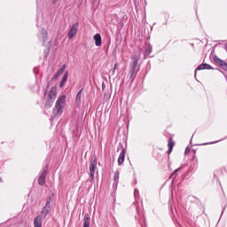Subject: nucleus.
<instances>
[{"mask_svg": "<svg viewBox=\"0 0 227 227\" xmlns=\"http://www.w3.org/2000/svg\"><path fill=\"white\" fill-rule=\"evenodd\" d=\"M66 99H67V96L62 95V96H59V98L56 101L55 106L53 108V115L55 117L61 116L63 114V109L65 108Z\"/></svg>", "mask_w": 227, "mask_h": 227, "instance_id": "nucleus-1", "label": "nucleus"}, {"mask_svg": "<svg viewBox=\"0 0 227 227\" xmlns=\"http://www.w3.org/2000/svg\"><path fill=\"white\" fill-rule=\"evenodd\" d=\"M132 62L130 63V69L129 72V81L134 82L136 80V75H137V72H136V68H137V63L139 61V56L137 54L132 55L131 57Z\"/></svg>", "mask_w": 227, "mask_h": 227, "instance_id": "nucleus-2", "label": "nucleus"}, {"mask_svg": "<svg viewBox=\"0 0 227 227\" xmlns=\"http://www.w3.org/2000/svg\"><path fill=\"white\" fill-rule=\"evenodd\" d=\"M47 173H49V163H46L43 168V171L40 172L38 178V184L40 185H45L47 180Z\"/></svg>", "mask_w": 227, "mask_h": 227, "instance_id": "nucleus-3", "label": "nucleus"}, {"mask_svg": "<svg viewBox=\"0 0 227 227\" xmlns=\"http://www.w3.org/2000/svg\"><path fill=\"white\" fill-rule=\"evenodd\" d=\"M97 169V156H92L90 164V182L95 180V171Z\"/></svg>", "mask_w": 227, "mask_h": 227, "instance_id": "nucleus-4", "label": "nucleus"}, {"mask_svg": "<svg viewBox=\"0 0 227 227\" xmlns=\"http://www.w3.org/2000/svg\"><path fill=\"white\" fill-rule=\"evenodd\" d=\"M77 31H79V22H75L74 24L72 25L67 34L68 40H72V38H74V36L77 35Z\"/></svg>", "mask_w": 227, "mask_h": 227, "instance_id": "nucleus-5", "label": "nucleus"}, {"mask_svg": "<svg viewBox=\"0 0 227 227\" xmlns=\"http://www.w3.org/2000/svg\"><path fill=\"white\" fill-rule=\"evenodd\" d=\"M37 36H38L39 40H42L43 45H45V43L47 42V38L49 36L47 30H45V28H42V30L37 34Z\"/></svg>", "mask_w": 227, "mask_h": 227, "instance_id": "nucleus-6", "label": "nucleus"}, {"mask_svg": "<svg viewBox=\"0 0 227 227\" xmlns=\"http://www.w3.org/2000/svg\"><path fill=\"white\" fill-rule=\"evenodd\" d=\"M67 70V64L61 66V67L57 71V73L53 75L52 81H58V78L63 75V73Z\"/></svg>", "mask_w": 227, "mask_h": 227, "instance_id": "nucleus-7", "label": "nucleus"}, {"mask_svg": "<svg viewBox=\"0 0 227 227\" xmlns=\"http://www.w3.org/2000/svg\"><path fill=\"white\" fill-rule=\"evenodd\" d=\"M125 153H127V151L123 148V145H121V150L118 157V165L121 166L125 162Z\"/></svg>", "mask_w": 227, "mask_h": 227, "instance_id": "nucleus-8", "label": "nucleus"}, {"mask_svg": "<svg viewBox=\"0 0 227 227\" xmlns=\"http://www.w3.org/2000/svg\"><path fill=\"white\" fill-rule=\"evenodd\" d=\"M58 96V89L54 86L51 87L49 95H48V99L50 100H56V97Z\"/></svg>", "mask_w": 227, "mask_h": 227, "instance_id": "nucleus-9", "label": "nucleus"}, {"mask_svg": "<svg viewBox=\"0 0 227 227\" xmlns=\"http://www.w3.org/2000/svg\"><path fill=\"white\" fill-rule=\"evenodd\" d=\"M84 89H82L78 91L75 98V106L76 107H81L82 98V91Z\"/></svg>", "mask_w": 227, "mask_h": 227, "instance_id": "nucleus-10", "label": "nucleus"}, {"mask_svg": "<svg viewBox=\"0 0 227 227\" xmlns=\"http://www.w3.org/2000/svg\"><path fill=\"white\" fill-rule=\"evenodd\" d=\"M212 69H213L212 66H210L207 63L200 64L199 67H197V68L195 70V75H196L198 70H212Z\"/></svg>", "mask_w": 227, "mask_h": 227, "instance_id": "nucleus-11", "label": "nucleus"}, {"mask_svg": "<svg viewBox=\"0 0 227 227\" xmlns=\"http://www.w3.org/2000/svg\"><path fill=\"white\" fill-rule=\"evenodd\" d=\"M96 47H100L102 45V35L100 34H96L93 36Z\"/></svg>", "mask_w": 227, "mask_h": 227, "instance_id": "nucleus-12", "label": "nucleus"}, {"mask_svg": "<svg viewBox=\"0 0 227 227\" xmlns=\"http://www.w3.org/2000/svg\"><path fill=\"white\" fill-rule=\"evenodd\" d=\"M51 207H43L42 211H41V215H39L41 216L42 219H45V217H47V215H49V214L51 213Z\"/></svg>", "mask_w": 227, "mask_h": 227, "instance_id": "nucleus-13", "label": "nucleus"}, {"mask_svg": "<svg viewBox=\"0 0 227 227\" xmlns=\"http://www.w3.org/2000/svg\"><path fill=\"white\" fill-rule=\"evenodd\" d=\"M67 81H68V71H66L62 79H61V82L59 83V88H63L65 86V84H67Z\"/></svg>", "mask_w": 227, "mask_h": 227, "instance_id": "nucleus-14", "label": "nucleus"}, {"mask_svg": "<svg viewBox=\"0 0 227 227\" xmlns=\"http://www.w3.org/2000/svg\"><path fill=\"white\" fill-rule=\"evenodd\" d=\"M91 224V218L89 214H86L83 218V227H90Z\"/></svg>", "mask_w": 227, "mask_h": 227, "instance_id": "nucleus-15", "label": "nucleus"}, {"mask_svg": "<svg viewBox=\"0 0 227 227\" xmlns=\"http://www.w3.org/2000/svg\"><path fill=\"white\" fill-rule=\"evenodd\" d=\"M168 150L167 153L169 154L171 153V152H173V146H175V141H173L172 137L168 138Z\"/></svg>", "mask_w": 227, "mask_h": 227, "instance_id": "nucleus-16", "label": "nucleus"}, {"mask_svg": "<svg viewBox=\"0 0 227 227\" xmlns=\"http://www.w3.org/2000/svg\"><path fill=\"white\" fill-rule=\"evenodd\" d=\"M42 216L37 215L35 219H34V227H42Z\"/></svg>", "mask_w": 227, "mask_h": 227, "instance_id": "nucleus-17", "label": "nucleus"}, {"mask_svg": "<svg viewBox=\"0 0 227 227\" xmlns=\"http://www.w3.org/2000/svg\"><path fill=\"white\" fill-rule=\"evenodd\" d=\"M54 106V100L47 98V101L45 103L46 109H51Z\"/></svg>", "mask_w": 227, "mask_h": 227, "instance_id": "nucleus-18", "label": "nucleus"}, {"mask_svg": "<svg viewBox=\"0 0 227 227\" xmlns=\"http://www.w3.org/2000/svg\"><path fill=\"white\" fill-rule=\"evenodd\" d=\"M182 169V168H176L174 172L170 175L169 178H172L173 182H175V178H176V173H178Z\"/></svg>", "mask_w": 227, "mask_h": 227, "instance_id": "nucleus-19", "label": "nucleus"}, {"mask_svg": "<svg viewBox=\"0 0 227 227\" xmlns=\"http://www.w3.org/2000/svg\"><path fill=\"white\" fill-rule=\"evenodd\" d=\"M114 182L117 184L120 182V172L118 170L114 172Z\"/></svg>", "mask_w": 227, "mask_h": 227, "instance_id": "nucleus-20", "label": "nucleus"}, {"mask_svg": "<svg viewBox=\"0 0 227 227\" xmlns=\"http://www.w3.org/2000/svg\"><path fill=\"white\" fill-rule=\"evenodd\" d=\"M214 61H215L217 65H219V67H220V65H222L224 60L219 59L217 56H215V57H214Z\"/></svg>", "mask_w": 227, "mask_h": 227, "instance_id": "nucleus-21", "label": "nucleus"}, {"mask_svg": "<svg viewBox=\"0 0 227 227\" xmlns=\"http://www.w3.org/2000/svg\"><path fill=\"white\" fill-rule=\"evenodd\" d=\"M221 140L215 141V142H209V143H205L199 145V146H207V145H215V143H219Z\"/></svg>", "mask_w": 227, "mask_h": 227, "instance_id": "nucleus-22", "label": "nucleus"}, {"mask_svg": "<svg viewBox=\"0 0 227 227\" xmlns=\"http://www.w3.org/2000/svg\"><path fill=\"white\" fill-rule=\"evenodd\" d=\"M220 67L223 68V70L227 72V63L225 61H223V63L220 64Z\"/></svg>", "mask_w": 227, "mask_h": 227, "instance_id": "nucleus-23", "label": "nucleus"}, {"mask_svg": "<svg viewBox=\"0 0 227 227\" xmlns=\"http://www.w3.org/2000/svg\"><path fill=\"white\" fill-rule=\"evenodd\" d=\"M152 53V46L149 45L146 49H145V54L149 55Z\"/></svg>", "mask_w": 227, "mask_h": 227, "instance_id": "nucleus-24", "label": "nucleus"}, {"mask_svg": "<svg viewBox=\"0 0 227 227\" xmlns=\"http://www.w3.org/2000/svg\"><path fill=\"white\" fill-rule=\"evenodd\" d=\"M191 152V148L187 146L184 151V155H189V153Z\"/></svg>", "mask_w": 227, "mask_h": 227, "instance_id": "nucleus-25", "label": "nucleus"}, {"mask_svg": "<svg viewBox=\"0 0 227 227\" xmlns=\"http://www.w3.org/2000/svg\"><path fill=\"white\" fill-rule=\"evenodd\" d=\"M113 189H114V191H116V189H118V183L114 182V184H113Z\"/></svg>", "mask_w": 227, "mask_h": 227, "instance_id": "nucleus-26", "label": "nucleus"}, {"mask_svg": "<svg viewBox=\"0 0 227 227\" xmlns=\"http://www.w3.org/2000/svg\"><path fill=\"white\" fill-rule=\"evenodd\" d=\"M54 200V194H51L47 200L46 201H52Z\"/></svg>", "mask_w": 227, "mask_h": 227, "instance_id": "nucleus-27", "label": "nucleus"}, {"mask_svg": "<svg viewBox=\"0 0 227 227\" xmlns=\"http://www.w3.org/2000/svg\"><path fill=\"white\" fill-rule=\"evenodd\" d=\"M45 207H48V208H51V201H49V200H46V203H45V206H44Z\"/></svg>", "mask_w": 227, "mask_h": 227, "instance_id": "nucleus-28", "label": "nucleus"}, {"mask_svg": "<svg viewBox=\"0 0 227 227\" xmlns=\"http://www.w3.org/2000/svg\"><path fill=\"white\" fill-rule=\"evenodd\" d=\"M34 74H35V75H37V74H38V67H35L34 68Z\"/></svg>", "mask_w": 227, "mask_h": 227, "instance_id": "nucleus-29", "label": "nucleus"}, {"mask_svg": "<svg viewBox=\"0 0 227 227\" xmlns=\"http://www.w3.org/2000/svg\"><path fill=\"white\" fill-rule=\"evenodd\" d=\"M116 68H118V63L114 64V70H116Z\"/></svg>", "mask_w": 227, "mask_h": 227, "instance_id": "nucleus-30", "label": "nucleus"}, {"mask_svg": "<svg viewBox=\"0 0 227 227\" xmlns=\"http://www.w3.org/2000/svg\"><path fill=\"white\" fill-rule=\"evenodd\" d=\"M47 54H49V50H44V56L47 57Z\"/></svg>", "mask_w": 227, "mask_h": 227, "instance_id": "nucleus-31", "label": "nucleus"}, {"mask_svg": "<svg viewBox=\"0 0 227 227\" xmlns=\"http://www.w3.org/2000/svg\"><path fill=\"white\" fill-rule=\"evenodd\" d=\"M134 194H135V195H136V194H139V190L135 189V192H134Z\"/></svg>", "mask_w": 227, "mask_h": 227, "instance_id": "nucleus-32", "label": "nucleus"}, {"mask_svg": "<svg viewBox=\"0 0 227 227\" xmlns=\"http://www.w3.org/2000/svg\"><path fill=\"white\" fill-rule=\"evenodd\" d=\"M56 3H58V0H51L52 4H56Z\"/></svg>", "mask_w": 227, "mask_h": 227, "instance_id": "nucleus-33", "label": "nucleus"}, {"mask_svg": "<svg viewBox=\"0 0 227 227\" xmlns=\"http://www.w3.org/2000/svg\"><path fill=\"white\" fill-rule=\"evenodd\" d=\"M80 4H82L84 0H78Z\"/></svg>", "mask_w": 227, "mask_h": 227, "instance_id": "nucleus-34", "label": "nucleus"}, {"mask_svg": "<svg viewBox=\"0 0 227 227\" xmlns=\"http://www.w3.org/2000/svg\"><path fill=\"white\" fill-rule=\"evenodd\" d=\"M192 153H193L194 155H196V150L193 149Z\"/></svg>", "mask_w": 227, "mask_h": 227, "instance_id": "nucleus-35", "label": "nucleus"}, {"mask_svg": "<svg viewBox=\"0 0 227 227\" xmlns=\"http://www.w3.org/2000/svg\"><path fill=\"white\" fill-rule=\"evenodd\" d=\"M36 27H40V23L37 22V23H36Z\"/></svg>", "mask_w": 227, "mask_h": 227, "instance_id": "nucleus-36", "label": "nucleus"}, {"mask_svg": "<svg viewBox=\"0 0 227 227\" xmlns=\"http://www.w3.org/2000/svg\"><path fill=\"white\" fill-rule=\"evenodd\" d=\"M44 97H47V90L44 91Z\"/></svg>", "mask_w": 227, "mask_h": 227, "instance_id": "nucleus-37", "label": "nucleus"}, {"mask_svg": "<svg viewBox=\"0 0 227 227\" xmlns=\"http://www.w3.org/2000/svg\"><path fill=\"white\" fill-rule=\"evenodd\" d=\"M105 86H106V85H104V83H103V84H102V88H103V90H104Z\"/></svg>", "mask_w": 227, "mask_h": 227, "instance_id": "nucleus-38", "label": "nucleus"}, {"mask_svg": "<svg viewBox=\"0 0 227 227\" xmlns=\"http://www.w3.org/2000/svg\"><path fill=\"white\" fill-rule=\"evenodd\" d=\"M0 182H3V178L2 177H0Z\"/></svg>", "mask_w": 227, "mask_h": 227, "instance_id": "nucleus-39", "label": "nucleus"}, {"mask_svg": "<svg viewBox=\"0 0 227 227\" xmlns=\"http://www.w3.org/2000/svg\"><path fill=\"white\" fill-rule=\"evenodd\" d=\"M222 214H224V208L223 209Z\"/></svg>", "mask_w": 227, "mask_h": 227, "instance_id": "nucleus-40", "label": "nucleus"}, {"mask_svg": "<svg viewBox=\"0 0 227 227\" xmlns=\"http://www.w3.org/2000/svg\"><path fill=\"white\" fill-rule=\"evenodd\" d=\"M115 225L118 226V223L115 221Z\"/></svg>", "mask_w": 227, "mask_h": 227, "instance_id": "nucleus-41", "label": "nucleus"}, {"mask_svg": "<svg viewBox=\"0 0 227 227\" xmlns=\"http://www.w3.org/2000/svg\"><path fill=\"white\" fill-rule=\"evenodd\" d=\"M135 219H137V215H135Z\"/></svg>", "mask_w": 227, "mask_h": 227, "instance_id": "nucleus-42", "label": "nucleus"}, {"mask_svg": "<svg viewBox=\"0 0 227 227\" xmlns=\"http://www.w3.org/2000/svg\"><path fill=\"white\" fill-rule=\"evenodd\" d=\"M144 223H146V220H145V218H144Z\"/></svg>", "mask_w": 227, "mask_h": 227, "instance_id": "nucleus-43", "label": "nucleus"}, {"mask_svg": "<svg viewBox=\"0 0 227 227\" xmlns=\"http://www.w3.org/2000/svg\"><path fill=\"white\" fill-rule=\"evenodd\" d=\"M224 75V77H226V74H223Z\"/></svg>", "mask_w": 227, "mask_h": 227, "instance_id": "nucleus-44", "label": "nucleus"}]
</instances>
